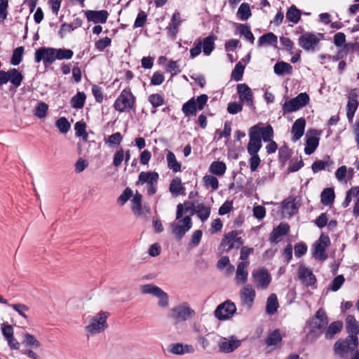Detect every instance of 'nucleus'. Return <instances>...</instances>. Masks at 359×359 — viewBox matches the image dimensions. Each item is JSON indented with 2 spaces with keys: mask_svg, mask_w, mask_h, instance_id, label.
I'll return each mask as SVG.
<instances>
[{
  "mask_svg": "<svg viewBox=\"0 0 359 359\" xmlns=\"http://www.w3.org/2000/svg\"><path fill=\"white\" fill-rule=\"evenodd\" d=\"M184 214L183 205L179 203L177 205L176 220L170 224L171 232L177 241H180L192 227L191 216L187 215L183 217Z\"/></svg>",
  "mask_w": 359,
  "mask_h": 359,
  "instance_id": "1",
  "label": "nucleus"
},
{
  "mask_svg": "<svg viewBox=\"0 0 359 359\" xmlns=\"http://www.w3.org/2000/svg\"><path fill=\"white\" fill-rule=\"evenodd\" d=\"M109 313L107 311H100L95 316L87 318L85 331L88 337L104 332L108 328L107 318Z\"/></svg>",
  "mask_w": 359,
  "mask_h": 359,
  "instance_id": "2",
  "label": "nucleus"
},
{
  "mask_svg": "<svg viewBox=\"0 0 359 359\" xmlns=\"http://www.w3.org/2000/svg\"><path fill=\"white\" fill-rule=\"evenodd\" d=\"M195 315V311L185 302L170 309L168 316L176 325L191 319Z\"/></svg>",
  "mask_w": 359,
  "mask_h": 359,
  "instance_id": "3",
  "label": "nucleus"
},
{
  "mask_svg": "<svg viewBox=\"0 0 359 359\" xmlns=\"http://www.w3.org/2000/svg\"><path fill=\"white\" fill-rule=\"evenodd\" d=\"M329 320L323 309H319L316 314L308 322L310 332L316 336L320 335L327 327Z\"/></svg>",
  "mask_w": 359,
  "mask_h": 359,
  "instance_id": "4",
  "label": "nucleus"
},
{
  "mask_svg": "<svg viewBox=\"0 0 359 359\" xmlns=\"http://www.w3.org/2000/svg\"><path fill=\"white\" fill-rule=\"evenodd\" d=\"M358 345V337L348 336L346 339H339L334 344V353L340 358H345Z\"/></svg>",
  "mask_w": 359,
  "mask_h": 359,
  "instance_id": "5",
  "label": "nucleus"
},
{
  "mask_svg": "<svg viewBox=\"0 0 359 359\" xmlns=\"http://www.w3.org/2000/svg\"><path fill=\"white\" fill-rule=\"evenodd\" d=\"M135 98L129 88L123 89L114 102V109L123 112L131 109L135 104Z\"/></svg>",
  "mask_w": 359,
  "mask_h": 359,
  "instance_id": "6",
  "label": "nucleus"
},
{
  "mask_svg": "<svg viewBox=\"0 0 359 359\" xmlns=\"http://www.w3.org/2000/svg\"><path fill=\"white\" fill-rule=\"evenodd\" d=\"M142 294H151L158 298V305L161 308H166L169 304V297L161 287L153 284H145L140 286Z\"/></svg>",
  "mask_w": 359,
  "mask_h": 359,
  "instance_id": "7",
  "label": "nucleus"
},
{
  "mask_svg": "<svg viewBox=\"0 0 359 359\" xmlns=\"http://www.w3.org/2000/svg\"><path fill=\"white\" fill-rule=\"evenodd\" d=\"M273 137V129L271 125H267L266 127L264 124L259 123L249 129V137L255 138V140L264 142L270 141Z\"/></svg>",
  "mask_w": 359,
  "mask_h": 359,
  "instance_id": "8",
  "label": "nucleus"
},
{
  "mask_svg": "<svg viewBox=\"0 0 359 359\" xmlns=\"http://www.w3.org/2000/svg\"><path fill=\"white\" fill-rule=\"evenodd\" d=\"M252 279L258 290H266L271 280V277L266 269L255 270L252 273Z\"/></svg>",
  "mask_w": 359,
  "mask_h": 359,
  "instance_id": "9",
  "label": "nucleus"
},
{
  "mask_svg": "<svg viewBox=\"0 0 359 359\" xmlns=\"http://www.w3.org/2000/svg\"><path fill=\"white\" fill-rule=\"evenodd\" d=\"M330 245V240L328 236L321 234L319 239L313 245V257L319 260H325L327 258L325 252L326 248Z\"/></svg>",
  "mask_w": 359,
  "mask_h": 359,
  "instance_id": "10",
  "label": "nucleus"
},
{
  "mask_svg": "<svg viewBox=\"0 0 359 359\" xmlns=\"http://www.w3.org/2000/svg\"><path fill=\"white\" fill-rule=\"evenodd\" d=\"M236 311L235 304L229 300L219 304L215 311V316L219 320L231 318Z\"/></svg>",
  "mask_w": 359,
  "mask_h": 359,
  "instance_id": "11",
  "label": "nucleus"
},
{
  "mask_svg": "<svg viewBox=\"0 0 359 359\" xmlns=\"http://www.w3.org/2000/svg\"><path fill=\"white\" fill-rule=\"evenodd\" d=\"M35 62L39 63L43 61L45 65H50L56 60L55 48H39L35 52Z\"/></svg>",
  "mask_w": 359,
  "mask_h": 359,
  "instance_id": "12",
  "label": "nucleus"
},
{
  "mask_svg": "<svg viewBox=\"0 0 359 359\" xmlns=\"http://www.w3.org/2000/svg\"><path fill=\"white\" fill-rule=\"evenodd\" d=\"M298 278L306 286H314L316 278L313 271L305 265H300L298 269Z\"/></svg>",
  "mask_w": 359,
  "mask_h": 359,
  "instance_id": "13",
  "label": "nucleus"
},
{
  "mask_svg": "<svg viewBox=\"0 0 359 359\" xmlns=\"http://www.w3.org/2000/svg\"><path fill=\"white\" fill-rule=\"evenodd\" d=\"M238 233L236 231H232L225 235L222 239L221 245L223 247L227 246L226 251L229 252L233 248H238L243 242L241 237H238Z\"/></svg>",
  "mask_w": 359,
  "mask_h": 359,
  "instance_id": "14",
  "label": "nucleus"
},
{
  "mask_svg": "<svg viewBox=\"0 0 359 359\" xmlns=\"http://www.w3.org/2000/svg\"><path fill=\"white\" fill-rule=\"evenodd\" d=\"M236 88L241 102L248 106H252L253 93L251 88L245 83L238 84Z\"/></svg>",
  "mask_w": 359,
  "mask_h": 359,
  "instance_id": "15",
  "label": "nucleus"
},
{
  "mask_svg": "<svg viewBox=\"0 0 359 359\" xmlns=\"http://www.w3.org/2000/svg\"><path fill=\"white\" fill-rule=\"evenodd\" d=\"M358 95L355 90H351L348 97L346 116L349 123L353 121L354 114L358 107Z\"/></svg>",
  "mask_w": 359,
  "mask_h": 359,
  "instance_id": "16",
  "label": "nucleus"
},
{
  "mask_svg": "<svg viewBox=\"0 0 359 359\" xmlns=\"http://www.w3.org/2000/svg\"><path fill=\"white\" fill-rule=\"evenodd\" d=\"M219 348L221 352L231 353L241 345V341L234 336L229 338H222L219 342Z\"/></svg>",
  "mask_w": 359,
  "mask_h": 359,
  "instance_id": "17",
  "label": "nucleus"
},
{
  "mask_svg": "<svg viewBox=\"0 0 359 359\" xmlns=\"http://www.w3.org/2000/svg\"><path fill=\"white\" fill-rule=\"evenodd\" d=\"M86 18L90 22H93L95 24H104L107 22L109 13L105 10L100 11H86L85 12Z\"/></svg>",
  "mask_w": 359,
  "mask_h": 359,
  "instance_id": "18",
  "label": "nucleus"
},
{
  "mask_svg": "<svg viewBox=\"0 0 359 359\" xmlns=\"http://www.w3.org/2000/svg\"><path fill=\"white\" fill-rule=\"evenodd\" d=\"M318 42L316 35L311 33H305L299 38V45L306 50H314Z\"/></svg>",
  "mask_w": 359,
  "mask_h": 359,
  "instance_id": "19",
  "label": "nucleus"
},
{
  "mask_svg": "<svg viewBox=\"0 0 359 359\" xmlns=\"http://www.w3.org/2000/svg\"><path fill=\"white\" fill-rule=\"evenodd\" d=\"M256 293L252 286L246 285L241 291V298L243 304L250 308L253 304Z\"/></svg>",
  "mask_w": 359,
  "mask_h": 359,
  "instance_id": "20",
  "label": "nucleus"
},
{
  "mask_svg": "<svg viewBox=\"0 0 359 359\" xmlns=\"http://www.w3.org/2000/svg\"><path fill=\"white\" fill-rule=\"evenodd\" d=\"M248 264V262H241L238 263L235 276V280L237 284L243 285L247 282L248 276L247 267Z\"/></svg>",
  "mask_w": 359,
  "mask_h": 359,
  "instance_id": "21",
  "label": "nucleus"
},
{
  "mask_svg": "<svg viewBox=\"0 0 359 359\" xmlns=\"http://www.w3.org/2000/svg\"><path fill=\"white\" fill-rule=\"evenodd\" d=\"M306 126V121L304 118L297 119L292 125L291 133L292 134V140L297 142L299 140L304 133Z\"/></svg>",
  "mask_w": 359,
  "mask_h": 359,
  "instance_id": "22",
  "label": "nucleus"
},
{
  "mask_svg": "<svg viewBox=\"0 0 359 359\" xmlns=\"http://www.w3.org/2000/svg\"><path fill=\"white\" fill-rule=\"evenodd\" d=\"M168 351L175 355H183L185 353H193L194 348L191 345L175 343L170 345Z\"/></svg>",
  "mask_w": 359,
  "mask_h": 359,
  "instance_id": "23",
  "label": "nucleus"
},
{
  "mask_svg": "<svg viewBox=\"0 0 359 359\" xmlns=\"http://www.w3.org/2000/svg\"><path fill=\"white\" fill-rule=\"evenodd\" d=\"M182 22L181 16L180 13H175L172 16L171 22L169 24V25L166 27V30L168 32V34L172 37L175 38L177 32H178V28Z\"/></svg>",
  "mask_w": 359,
  "mask_h": 359,
  "instance_id": "24",
  "label": "nucleus"
},
{
  "mask_svg": "<svg viewBox=\"0 0 359 359\" xmlns=\"http://www.w3.org/2000/svg\"><path fill=\"white\" fill-rule=\"evenodd\" d=\"M158 179V174L156 172H141L139 174L138 182L142 184L147 183V186L156 184Z\"/></svg>",
  "mask_w": 359,
  "mask_h": 359,
  "instance_id": "25",
  "label": "nucleus"
},
{
  "mask_svg": "<svg viewBox=\"0 0 359 359\" xmlns=\"http://www.w3.org/2000/svg\"><path fill=\"white\" fill-rule=\"evenodd\" d=\"M346 327L348 336L357 337L359 334V322L352 315H348L346 318Z\"/></svg>",
  "mask_w": 359,
  "mask_h": 359,
  "instance_id": "26",
  "label": "nucleus"
},
{
  "mask_svg": "<svg viewBox=\"0 0 359 359\" xmlns=\"http://www.w3.org/2000/svg\"><path fill=\"white\" fill-rule=\"evenodd\" d=\"M290 226L287 223L281 222L276 228H275L270 236V241L276 243L277 239L288 233Z\"/></svg>",
  "mask_w": 359,
  "mask_h": 359,
  "instance_id": "27",
  "label": "nucleus"
},
{
  "mask_svg": "<svg viewBox=\"0 0 359 359\" xmlns=\"http://www.w3.org/2000/svg\"><path fill=\"white\" fill-rule=\"evenodd\" d=\"M299 205L295 202L294 199L292 200H285L282 203V213L285 217H290L294 215Z\"/></svg>",
  "mask_w": 359,
  "mask_h": 359,
  "instance_id": "28",
  "label": "nucleus"
},
{
  "mask_svg": "<svg viewBox=\"0 0 359 359\" xmlns=\"http://www.w3.org/2000/svg\"><path fill=\"white\" fill-rule=\"evenodd\" d=\"M226 170V165L223 161H215L211 163L209 172L214 175L222 177Z\"/></svg>",
  "mask_w": 359,
  "mask_h": 359,
  "instance_id": "29",
  "label": "nucleus"
},
{
  "mask_svg": "<svg viewBox=\"0 0 359 359\" xmlns=\"http://www.w3.org/2000/svg\"><path fill=\"white\" fill-rule=\"evenodd\" d=\"M343 327V323L341 321H334L327 326L325 330V337L327 339H332L334 335L339 333Z\"/></svg>",
  "mask_w": 359,
  "mask_h": 359,
  "instance_id": "30",
  "label": "nucleus"
},
{
  "mask_svg": "<svg viewBox=\"0 0 359 359\" xmlns=\"http://www.w3.org/2000/svg\"><path fill=\"white\" fill-rule=\"evenodd\" d=\"M198 108L194 97L185 102L182 107V111L185 116L196 115Z\"/></svg>",
  "mask_w": 359,
  "mask_h": 359,
  "instance_id": "31",
  "label": "nucleus"
},
{
  "mask_svg": "<svg viewBox=\"0 0 359 359\" xmlns=\"http://www.w3.org/2000/svg\"><path fill=\"white\" fill-rule=\"evenodd\" d=\"M196 208L194 214H196L202 222L207 220L210 215V207L198 203Z\"/></svg>",
  "mask_w": 359,
  "mask_h": 359,
  "instance_id": "32",
  "label": "nucleus"
},
{
  "mask_svg": "<svg viewBox=\"0 0 359 359\" xmlns=\"http://www.w3.org/2000/svg\"><path fill=\"white\" fill-rule=\"evenodd\" d=\"M273 69L277 75L291 74L292 72V65L285 62H278L275 64Z\"/></svg>",
  "mask_w": 359,
  "mask_h": 359,
  "instance_id": "33",
  "label": "nucleus"
},
{
  "mask_svg": "<svg viewBox=\"0 0 359 359\" xmlns=\"http://www.w3.org/2000/svg\"><path fill=\"white\" fill-rule=\"evenodd\" d=\"M319 144V138L316 136L308 137L306 135V147L304 148V152L307 155L313 154Z\"/></svg>",
  "mask_w": 359,
  "mask_h": 359,
  "instance_id": "34",
  "label": "nucleus"
},
{
  "mask_svg": "<svg viewBox=\"0 0 359 359\" xmlns=\"http://www.w3.org/2000/svg\"><path fill=\"white\" fill-rule=\"evenodd\" d=\"M278 42L277 36L272 32L261 36L258 40V45L262 46L264 45L276 46Z\"/></svg>",
  "mask_w": 359,
  "mask_h": 359,
  "instance_id": "35",
  "label": "nucleus"
},
{
  "mask_svg": "<svg viewBox=\"0 0 359 359\" xmlns=\"http://www.w3.org/2000/svg\"><path fill=\"white\" fill-rule=\"evenodd\" d=\"M166 160L168 167L174 172H177L181 170V163L176 159L175 155L172 151H168L166 155Z\"/></svg>",
  "mask_w": 359,
  "mask_h": 359,
  "instance_id": "36",
  "label": "nucleus"
},
{
  "mask_svg": "<svg viewBox=\"0 0 359 359\" xmlns=\"http://www.w3.org/2000/svg\"><path fill=\"white\" fill-rule=\"evenodd\" d=\"M278 308V302L277 296L271 294L267 299L266 311L269 315L274 314Z\"/></svg>",
  "mask_w": 359,
  "mask_h": 359,
  "instance_id": "37",
  "label": "nucleus"
},
{
  "mask_svg": "<svg viewBox=\"0 0 359 359\" xmlns=\"http://www.w3.org/2000/svg\"><path fill=\"white\" fill-rule=\"evenodd\" d=\"M333 164V161L330 159V156H326L324 160H318L313 163L311 169L314 173L320 170H325L326 166H330Z\"/></svg>",
  "mask_w": 359,
  "mask_h": 359,
  "instance_id": "38",
  "label": "nucleus"
},
{
  "mask_svg": "<svg viewBox=\"0 0 359 359\" xmlns=\"http://www.w3.org/2000/svg\"><path fill=\"white\" fill-rule=\"evenodd\" d=\"M86 99L83 92H78L70 100L71 106L74 109H82Z\"/></svg>",
  "mask_w": 359,
  "mask_h": 359,
  "instance_id": "39",
  "label": "nucleus"
},
{
  "mask_svg": "<svg viewBox=\"0 0 359 359\" xmlns=\"http://www.w3.org/2000/svg\"><path fill=\"white\" fill-rule=\"evenodd\" d=\"M215 37L213 36H208L205 37L203 42V51L205 55H210L215 48Z\"/></svg>",
  "mask_w": 359,
  "mask_h": 359,
  "instance_id": "40",
  "label": "nucleus"
},
{
  "mask_svg": "<svg viewBox=\"0 0 359 359\" xmlns=\"http://www.w3.org/2000/svg\"><path fill=\"white\" fill-rule=\"evenodd\" d=\"M334 199V192L332 188L325 189L321 193V203L323 205H328L333 203Z\"/></svg>",
  "mask_w": 359,
  "mask_h": 359,
  "instance_id": "41",
  "label": "nucleus"
},
{
  "mask_svg": "<svg viewBox=\"0 0 359 359\" xmlns=\"http://www.w3.org/2000/svg\"><path fill=\"white\" fill-rule=\"evenodd\" d=\"M203 184L206 188L210 187L213 191L218 189L219 181L213 175H205L203 177Z\"/></svg>",
  "mask_w": 359,
  "mask_h": 359,
  "instance_id": "42",
  "label": "nucleus"
},
{
  "mask_svg": "<svg viewBox=\"0 0 359 359\" xmlns=\"http://www.w3.org/2000/svg\"><path fill=\"white\" fill-rule=\"evenodd\" d=\"M300 16V11L294 6L290 7L286 13V19L293 23H297Z\"/></svg>",
  "mask_w": 359,
  "mask_h": 359,
  "instance_id": "43",
  "label": "nucleus"
},
{
  "mask_svg": "<svg viewBox=\"0 0 359 359\" xmlns=\"http://www.w3.org/2000/svg\"><path fill=\"white\" fill-rule=\"evenodd\" d=\"M169 189L172 194L178 195L184 193V187L182 186L181 180L175 177L171 181Z\"/></svg>",
  "mask_w": 359,
  "mask_h": 359,
  "instance_id": "44",
  "label": "nucleus"
},
{
  "mask_svg": "<svg viewBox=\"0 0 359 359\" xmlns=\"http://www.w3.org/2000/svg\"><path fill=\"white\" fill-rule=\"evenodd\" d=\"M262 147V143L261 140H255V138H250L247 146L248 153L249 154H255L259 152Z\"/></svg>",
  "mask_w": 359,
  "mask_h": 359,
  "instance_id": "45",
  "label": "nucleus"
},
{
  "mask_svg": "<svg viewBox=\"0 0 359 359\" xmlns=\"http://www.w3.org/2000/svg\"><path fill=\"white\" fill-rule=\"evenodd\" d=\"M86 124L84 122L78 121L74 125L75 135L77 137H82L83 141L88 140V133L86 130Z\"/></svg>",
  "mask_w": 359,
  "mask_h": 359,
  "instance_id": "46",
  "label": "nucleus"
},
{
  "mask_svg": "<svg viewBox=\"0 0 359 359\" xmlns=\"http://www.w3.org/2000/svg\"><path fill=\"white\" fill-rule=\"evenodd\" d=\"M282 340V336L278 330H276L269 334L266 337L265 342L267 346H275L280 342Z\"/></svg>",
  "mask_w": 359,
  "mask_h": 359,
  "instance_id": "47",
  "label": "nucleus"
},
{
  "mask_svg": "<svg viewBox=\"0 0 359 359\" xmlns=\"http://www.w3.org/2000/svg\"><path fill=\"white\" fill-rule=\"evenodd\" d=\"M237 15L239 19L244 21L248 20L251 16V11L250 6L247 3H243L238 8Z\"/></svg>",
  "mask_w": 359,
  "mask_h": 359,
  "instance_id": "48",
  "label": "nucleus"
},
{
  "mask_svg": "<svg viewBox=\"0 0 359 359\" xmlns=\"http://www.w3.org/2000/svg\"><path fill=\"white\" fill-rule=\"evenodd\" d=\"M292 100L298 107L299 109H300L309 102L310 98L306 93H301L297 97L292 98Z\"/></svg>",
  "mask_w": 359,
  "mask_h": 359,
  "instance_id": "49",
  "label": "nucleus"
},
{
  "mask_svg": "<svg viewBox=\"0 0 359 359\" xmlns=\"http://www.w3.org/2000/svg\"><path fill=\"white\" fill-rule=\"evenodd\" d=\"M237 29L239 34L243 36L246 40L249 41L252 43H254L255 37L248 26L245 25H240Z\"/></svg>",
  "mask_w": 359,
  "mask_h": 359,
  "instance_id": "50",
  "label": "nucleus"
},
{
  "mask_svg": "<svg viewBox=\"0 0 359 359\" xmlns=\"http://www.w3.org/2000/svg\"><path fill=\"white\" fill-rule=\"evenodd\" d=\"M74 53L70 49L55 48L56 60H69L72 57Z\"/></svg>",
  "mask_w": 359,
  "mask_h": 359,
  "instance_id": "51",
  "label": "nucleus"
},
{
  "mask_svg": "<svg viewBox=\"0 0 359 359\" xmlns=\"http://www.w3.org/2000/svg\"><path fill=\"white\" fill-rule=\"evenodd\" d=\"M24 52V48L22 46H20L14 49L12 55V57L11 60V63L13 65H18L21 61L22 57V54Z\"/></svg>",
  "mask_w": 359,
  "mask_h": 359,
  "instance_id": "52",
  "label": "nucleus"
},
{
  "mask_svg": "<svg viewBox=\"0 0 359 359\" xmlns=\"http://www.w3.org/2000/svg\"><path fill=\"white\" fill-rule=\"evenodd\" d=\"M55 126L62 133H67L71 127L69 122L65 117L58 118L55 123Z\"/></svg>",
  "mask_w": 359,
  "mask_h": 359,
  "instance_id": "53",
  "label": "nucleus"
},
{
  "mask_svg": "<svg viewBox=\"0 0 359 359\" xmlns=\"http://www.w3.org/2000/svg\"><path fill=\"white\" fill-rule=\"evenodd\" d=\"M298 110L299 108L296 105V104L293 102L292 99L285 101L282 106V111L283 115L290 114Z\"/></svg>",
  "mask_w": 359,
  "mask_h": 359,
  "instance_id": "54",
  "label": "nucleus"
},
{
  "mask_svg": "<svg viewBox=\"0 0 359 359\" xmlns=\"http://www.w3.org/2000/svg\"><path fill=\"white\" fill-rule=\"evenodd\" d=\"M245 66L241 62H238L231 73V77L236 81H239L243 79Z\"/></svg>",
  "mask_w": 359,
  "mask_h": 359,
  "instance_id": "55",
  "label": "nucleus"
},
{
  "mask_svg": "<svg viewBox=\"0 0 359 359\" xmlns=\"http://www.w3.org/2000/svg\"><path fill=\"white\" fill-rule=\"evenodd\" d=\"M148 101L151 103L153 107L156 108L163 104L164 98L161 95L154 93L148 97Z\"/></svg>",
  "mask_w": 359,
  "mask_h": 359,
  "instance_id": "56",
  "label": "nucleus"
},
{
  "mask_svg": "<svg viewBox=\"0 0 359 359\" xmlns=\"http://www.w3.org/2000/svg\"><path fill=\"white\" fill-rule=\"evenodd\" d=\"M351 196H353L355 198L359 196V187L351 188L350 190L347 191L346 198L344 202L342 203V205L344 208H346L349 205L351 201Z\"/></svg>",
  "mask_w": 359,
  "mask_h": 359,
  "instance_id": "57",
  "label": "nucleus"
},
{
  "mask_svg": "<svg viewBox=\"0 0 359 359\" xmlns=\"http://www.w3.org/2000/svg\"><path fill=\"white\" fill-rule=\"evenodd\" d=\"M23 343L33 348H39L41 346L40 342L31 334L26 333L25 334Z\"/></svg>",
  "mask_w": 359,
  "mask_h": 359,
  "instance_id": "58",
  "label": "nucleus"
},
{
  "mask_svg": "<svg viewBox=\"0 0 359 359\" xmlns=\"http://www.w3.org/2000/svg\"><path fill=\"white\" fill-rule=\"evenodd\" d=\"M48 107L45 102H39L35 109L34 115L38 118H42L46 116Z\"/></svg>",
  "mask_w": 359,
  "mask_h": 359,
  "instance_id": "59",
  "label": "nucleus"
},
{
  "mask_svg": "<svg viewBox=\"0 0 359 359\" xmlns=\"http://www.w3.org/2000/svg\"><path fill=\"white\" fill-rule=\"evenodd\" d=\"M132 209L140 214L142 212V195L137 193L132 200Z\"/></svg>",
  "mask_w": 359,
  "mask_h": 359,
  "instance_id": "60",
  "label": "nucleus"
},
{
  "mask_svg": "<svg viewBox=\"0 0 359 359\" xmlns=\"http://www.w3.org/2000/svg\"><path fill=\"white\" fill-rule=\"evenodd\" d=\"M111 39L108 36H105L103 39L97 40L95 43V46L99 51H103L107 47L111 45Z\"/></svg>",
  "mask_w": 359,
  "mask_h": 359,
  "instance_id": "61",
  "label": "nucleus"
},
{
  "mask_svg": "<svg viewBox=\"0 0 359 359\" xmlns=\"http://www.w3.org/2000/svg\"><path fill=\"white\" fill-rule=\"evenodd\" d=\"M344 281V277L342 275H338L332 281L330 289L334 292L337 291L342 286Z\"/></svg>",
  "mask_w": 359,
  "mask_h": 359,
  "instance_id": "62",
  "label": "nucleus"
},
{
  "mask_svg": "<svg viewBox=\"0 0 359 359\" xmlns=\"http://www.w3.org/2000/svg\"><path fill=\"white\" fill-rule=\"evenodd\" d=\"M122 140H123V137H122L121 134L120 133L117 132V133H115L111 135L110 136H109V138H108V140L107 142L109 144V145L110 147H111L115 144H117V145L120 144Z\"/></svg>",
  "mask_w": 359,
  "mask_h": 359,
  "instance_id": "63",
  "label": "nucleus"
},
{
  "mask_svg": "<svg viewBox=\"0 0 359 359\" xmlns=\"http://www.w3.org/2000/svg\"><path fill=\"white\" fill-rule=\"evenodd\" d=\"M243 103L229 102L227 107V111L231 114H236L243 109Z\"/></svg>",
  "mask_w": 359,
  "mask_h": 359,
  "instance_id": "64",
  "label": "nucleus"
}]
</instances>
